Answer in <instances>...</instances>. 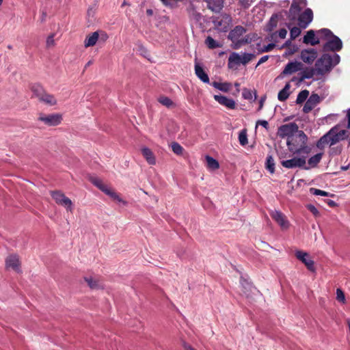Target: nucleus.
I'll return each instance as SVG.
<instances>
[{"label":"nucleus","instance_id":"30","mask_svg":"<svg viewBox=\"0 0 350 350\" xmlns=\"http://www.w3.org/2000/svg\"><path fill=\"white\" fill-rule=\"evenodd\" d=\"M103 192H104L106 195L109 196L113 200L118 202H122L124 204H126V202L124 200H123L117 193L111 189L108 186L105 189V190Z\"/></svg>","mask_w":350,"mask_h":350},{"label":"nucleus","instance_id":"14","mask_svg":"<svg viewBox=\"0 0 350 350\" xmlns=\"http://www.w3.org/2000/svg\"><path fill=\"white\" fill-rule=\"evenodd\" d=\"M318 52L317 49L311 48L303 49L300 53V59L307 64H312L317 58Z\"/></svg>","mask_w":350,"mask_h":350},{"label":"nucleus","instance_id":"53","mask_svg":"<svg viewBox=\"0 0 350 350\" xmlns=\"http://www.w3.org/2000/svg\"><path fill=\"white\" fill-rule=\"evenodd\" d=\"M286 34H287V31L282 28V29H280L279 31H278V36L282 38V39H284L286 38Z\"/></svg>","mask_w":350,"mask_h":350},{"label":"nucleus","instance_id":"28","mask_svg":"<svg viewBox=\"0 0 350 350\" xmlns=\"http://www.w3.org/2000/svg\"><path fill=\"white\" fill-rule=\"evenodd\" d=\"M103 192H104L106 195L109 196L113 200L118 202H122L124 204H126V202L124 200H123L117 193L111 189L108 186L105 189V190Z\"/></svg>","mask_w":350,"mask_h":350},{"label":"nucleus","instance_id":"22","mask_svg":"<svg viewBox=\"0 0 350 350\" xmlns=\"http://www.w3.org/2000/svg\"><path fill=\"white\" fill-rule=\"evenodd\" d=\"M208 8L215 12H219L224 7L223 0H206Z\"/></svg>","mask_w":350,"mask_h":350},{"label":"nucleus","instance_id":"25","mask_svg":"<svg viewBox=\"0 0 350 350\" xmlns=\"http://www.w3.org/2000/svg\"><path fill=\"white\" fill-rule=\"evenodd\" d=\"M195 72L196 76L204 83H209V77L203 68L198 64L195 65Z\"/></svg>","mask_w":350,"mask_h":350},{"label":"nucleus","instance_id":"24","mask_svg":"<svg viewBox=\"0 0 350 350\" xmlns=\"http://www.w3.org/2000/svg\"><path fill=\"white\" fill-rule=\"evenodd\" d=\"M99 39L98 31H94L92 34L88 36L84 41V46L88 48L93 46L96 44V42Z\"/></svg>","mask_w":350,"mask_h":350},{"label":"nucleus","instance_id":"31","mask_svg":"<svg viewBox=\"0 0 350 350\" xmlns=\"http://www.w3.org/2000/svg\"><path fill=\"white\" fill-rule=\"evenodd\" d=\"M265 168L270 174L275 172V161L271 154H268L265 161Z\"/></svg>","mask_w":350,"mask_h":350},{"label":"nucleus","instance_id":"50","mask_svg":"<svg viewBox=\"0 0 350 350\" xmlns=\"http://www.w3.org/2000/svg\"><path fill=\"white\" fill-rule=\"evenodd\" d=\"M55 44L54 35L51 34L46 39V46L50 47Z\"/></svg>","mask_w":350,"mask_h":350},{"label":"nucleus","instance_id":"11","mask_svg":"<svg viewBox=\"0 0 350 350\" xmlns=\"http://www.w3.org/2000/svg\"><path fill=\"white\" fill-rule=\"evenodd\" d=\"M246 31V29L240 25L236 26L233 29H232L229 34L228 38L232 40V42H237V44H239V46L241 44L247 43V40H239L240 37H241Z\"/></svg>","mask_w":350,"mask_h":350},{"label":"nucleus","instance_id":"4","mask_svg":"<svg viewBox=\"0 0 350 350\" xmlns=\"http://www.w3.org/2000/svg\"><path fill=\"white\" fill-rule=\"evenodd\" d=\"M323 38L328 39L323 44L324 51H340L342 48V42L339 37L334 35L332 31L327 28H323L317 31Z\"/></svg>","mask_w":350,"mask_h":350},{"label":"nucleus","instance_id":"54","mask_svg":"<svg viewBox=\"0 0 350 350\" xmlns=\"http://www.w3.org/2000/svg\"><path fill=\"white\" fill-rule=\"evenodd\" d=\"M269 58V55H264L262 56L260 59L259 61L258 62L256 67L258 66L259 65L265 63V62H267Z\"/></svg>","mask_w":350,"mask_h":350},{"label":"nucleus","instance_id":"61","mask_svg":"<svg viewBox=\"0 0 350 350\" xmlns=\"http://www.w3.org/2000/svg\"><path fill=\"white\" fill-rule=\"evenodd\" d=\"M269 25L273 27H275L276 25V23H275V19L273 18V17L272 16L269 21Z\"/></svg>","mask_w":350,"mask_h":350},{"label":"nucleus","instance_id":"19","mask_svg":"<svg viewBox=\"0 0 350 350\" xmlns=\"http://www.w3.org/2000/svg\"><path fill=\"white\" fill-rule=\"evenodd\" d=\"M5 265L7 268H12L16 272L20 271V262L18 256L10 255L5 260Z\"/></svg>","mask_w":350,"mask_h":350},{"label":"nucleus","instance_id":"23","mask_svg":"<svg viewBox=\"0 0 350 350\" xmlns=\"http://www.w3.org/2000/svg\"><path fill=\"white\" fill-rule=\"evenodd\" d=\"M317 75V68H306L300 73L299 81H303L304 79H312L314 75Z\"/></svg>","mask_w":350,"mask_h":350},{"label":"nucleus","instance_id":"12","mask_svg":"<svg viewBox=\"0 0 350 350\" xmlns=\"http://www.w3.org/2000/svg\"><path fill=\"white\" fill-rule=\"evenodd\" d=\"M272 219L278 224L280 228L283 230L288 229L289 227V221L286 217L281 211L274 210L270 213Z\"/></svg>","mask_w":350,"mask_h":350},{"label":"nucleus","instance_id":"62","mask_svg":"<svg viewBox=\"0 0 350 350\" xmlns=\"http://www.w3.org/2000/svg\"><path fill=\"white\" fill-rule=\"evenodd\" d=\"M46 17V12L44 11H42V16H41V22L45 21Z\"/></svg>","mask_w":350,"mask_h":350},{"label":"nucleus","instance_id":"32","mask_svg":"<svg viewBox=\"0 0 350 350\" xmlns=\"http://www.w3.org/2000/svg\"><path fill=\"white\" fill-rule=\"evenodd\" d=\"M207 167L210 170H215L219 167V162L211 156L206 155L205 157Z\"/></svg>","mask_w":350,"mask_h":350},{"label":"nucleus","instance_id":"7","mask_svg":"<svg viewBox=\"0 0 350 350\" xmlns=\"http://www.w3.org/2000/svg\"><path fill=\"white\" fill-rule=\"evenodd\" d=\"M298 131V126L295 123H289L280 126L278 128L277 135L281 137L289 138V136L294 135Z\"/></svg>","mask_w":350,"mask_h":350},{"label":"nucleus","instance_id":"16","mask_svg":"<svg viewBox=\"0 0 350 350\" xmlns=\"http://www.w3.org/2000/svg\"><path fill=\"white\" fill-rule=\"evenodd\" d=\"M303 64L299 62H290L284 67L282 75H289L302 70Z\"/></svg>","mask_w":350,"mask_h":350},{"label":"nucleus","instance_id":"5","mask_svg":"<svg viewBox=\"0 0 350 350\" xmlns=\"http://www.w3.org/2000/svg\"><path fill=\"white\" fill-rule=\"evenodd\" d=\"M299 156L300 157H294L293 158L290 159L282 160L280 161V163L282 165V167L286 169L300 167L304 168L305 170H308L309 167H306V166H305L306 163L307 155L301 154Z\"/></svg>","mask_w":350,"mask_h":350},{"label":"nucleus","instance_id":"41","mask_svg":"<svg viewBox=\"0 0 350 350\" xmlns=\"http://www.w3.org/2000/svg\"><path fill=\"white\" fill-rule=\"evenodd\" d=\"M171 148L174 154L181 155L183 152V148L178 142H172Z\"/></svg>","mask_w":350,"mask_h":350},{"label":"nucleus","instance_id":"35","mask_svg":"<svg viewBox=\"0 0 350 350\" xmlns=\"http://www.w3.org/2000/svg\"><path fill=\"white\" fill-rule=\"evenodd\" d=\"M322 156H323L322 153H318V154H316L315 155L311 157L308 160V164L309 165L308 167L310 168V167H316L317 165V164L321 161Z\"/></svg>","mask_w":350,"mask_h":350},{"label":"nucleus","instance_id":"1","mask_svg":"<svg viewBox=\"0 0 350 350\" xmlns=\"http://www.w3.org/2000/svg\"><path fill=\"white\" fill-rule=\"evenodd\" d=\"M308 137L303 131L298 130L287 139L286 145L291 152L297 155H308L312 148L307 145Z\"/></svg>","mask_w":350,"mask_h":350},{"label":"nucleus","instance_id":"39","mask_svg":"<svg viewBox=\"0 0 350 350\" xmlns=\"http://www.w3.org/2000/svg\"><path fill=\"white\" fill-rule=\"evenodd\" d=\"M205 44L211 49H217L221 46V44L211 36H208L206 38L205 40Z\"/></svg>","mask_w":350,"mask_h":350},{"label":"nucleus","instance_id":"64","mask_svg":"<svg viewBox=\"0 0 350 350\" xmlns=\"http://www.w3.org/2000/svg\"><path fill=\"white\" fill-rule=\"evenodd\" d=\"M146 14H147V15H148V16H152V15L153 14V11H152V10H151V9H148V10H146Z\"/></svg>","mask_w":350,"mask_h":350},{"label":"nucleus","instance_id":"48","mask_svg":"<svg viewBox=\"0 0 350 350\" xmlns=\"http://www.w3.org/2000/svg\"><path fill=\"white\" fill-rule=\"evenodd\" d=\"M256 0H239L240 5L244 9H247L249 7L251 6V5Z\"/></svg>","mask_w":350,"mask_h":350},{"label":"nucleus","instance_id":"8","mask_svg":"<svg viewBox=\"0 0 350 350\" xmlns=\"http://www.w3.org/2000/svg\"><path fill=\"white\" fill-rule=\"evenodd\" d=\"M38 120L44 122L49 126L59 125L62 121V116L59 113H51L49 115H40Z\"/></svg>","mask_w":350,"mask_h":350},{"label":"nucleus","instance_id":"26","mask_svg":"<svg viewBox=\"0 0 350 350\" xmlns=\"http://www.w3.org/2000/svg\"><path fill=\"white\" fill-rule=\"evenodd\" d=\"M39 100L50 106H53L57 104V100L54 96L46 92L43 94Z\"/></svg>","mask_w":350,"mask_h":350},{"label":"nucleus","instance_id":"47","mask_svg":"<svg viewBox=\"0 0 350 350\" xmlns=\"http://www.w3.org/2000/svg\"><path fill=\"white\" fill-rule=\"evenodd\" d=\"M336 299L338 301L342 303H345V294L343 291L340 288L336 289Z\"/></svg>","mask_w":350,"mask_h":350},{"label":"nucleus","instance_id":"6","mask_svg":"<svg viewBox=\"0 0 350 350\" xmlns=\"http://www.w3.org/2000/svg\"><path fill=\"white\" fill-rule=\"evenodd\" d=\"M51 193L57 204L64 206L68 211H72V202L63 193L59 191H51Z\"/></svg>","mask_w":350,"mask_h":350},{"label":"nucleus","instance_id":"46","mask_svg":"<svg viewBox=\"0 0 350 350\" xmlns=\"http://www.w3.org/2000/svg\"><path fill=\"white\" fill-rule=\"evenodd\" d=\"M159 102L164 106L167 107H171L173 105V102L170 98L167 96H161L159 98Z\"/></svg>","mask_w":350,"mask_h":350},{"label":"nucleus","instance_id":"21","mask_svg":"<svg viewBox=\"0 0 350 350\" xmlns=\"http://www.w3.org/2000/svg\"><path fill=\"white\" fill-rule=\"evenodd\" d=\"M142 154L148 164L155 165L156 158L153 152L150 148L144 147L142 149Z\"/></svg>","mask_w":350,"mask_h":350},{"label":"nucleus","instance_id":"2","mask_svg":"<svg viewBox=\"0 0 350 350\" xmlns=\"http://www.w3.org/2000/svg\"><path fill=\"white\" fill-rule=\"evenodd\" d=\"M347 131L341 129L339 125L332 127L326 134L323 135L317 142V146L323 149L325 145H334L345 139Z\"/></svg>","mask_w":350,"mask_h":350},{"label":"nucleus","instance_id":"63","mask_svg":"<svg viewBox=\"0 0 350 350\" xmlns=\"http://www.w3.org/2000/svg\"><path fill=\"white\" fill-rule=\"evenodd\" d=\"M347 118H348V125H347V127L350 128V109H349L348 113H347Z\"/></svg>","mask_w":350,"mask_h":350},{"label":"nucleus","instance_id":"18","mask_svg":"<svg viewBox=\"0 0 350 350\" xmlns=\"http://www.w3.org/2000/svg\"><path fill=\"white\" fill-rule=\"evenodd\" d=\"M303 42L306 44L315 46L320 43V40L316 37L315 31L312 29L308 31L303 38Z\"/></svg>","mask_w":350,"mask_h":350},{"label":"nucleus","instance_id":"37","mask_svg":"<svg viewBox=\"0 0 350 350\" xmlns=\"http://www.w3.org/2000/svg\"><path fill=\"white\" fill-rule=\"evenodd\" d=\"M90 182L98 188L100 191H103L107 185H105L102 180L96 176H92L90 178Z\"/></svg>","mask_w":350,"mask_h":350},{"label":"nucleus","instance_id":"42","mask_svg":"<svg viewBox=\"0 0 350 350\" xmlns=\"http://www.w3.org/2000/svg\"><path fill=\"white\" fill-rule=\"evenodd\" d=\"M255 57V55L253 53H245L243 55H241V64L243 65H246L249 63L252 59Z\"/></svg>","mask_w":350,"mask_h":350},{"label":"nucleus","instance_id":"52","mask_svg":"<svg viewBox=\"0 0 350 350\" xmlns=\"http://www.w3.org/2000/svg\"><path fill=\"white\" fill-rule=\"evenodd\" d=\"M275 45L273 43L268 44L267 46H265L263 47V49H262V52H269V51H271L275 47Z\"/></svg>","mask_w":350,"mask_h":350},{"label":"nucleus","instance_id":"15","mask_svg":"<svg viewBox=\"0 0 350 350\" xmlns=\"http://www.w3.org/2000/svg\"><path fill=\"white\" fill-rule=\"evenodd\" d=\"M320 102V97L317 94H312L306 101L303 111L306 113L311 111Z\"/></svg>","mask_w":350,"mask_h":350},{"label":"nucleus","instance_id":"10","mask_svg":"<svg viewBox=\"0 0 350 350\" xmlns=\"http://www.w3.org/2000/svg\"><path fill=\"white\" fill-rule=\"evenodd\" d=\"M299 26L302 29H306L312 21L313 12L310 8H306L304 12L299 14L297 17Z\"/></svg>","mask_w":350,"mask_h":350},{"label":"nucleus","instance_id":"44","mask_svg":"<svg viewBox=\"0 0 350 350\" xmlns=\"http://www.w3.org/2000/svg\"><path fill=\"white\" fill-rule=\"evenodd\" d=\"M239 141L240 144L242 146H245L247 144V136L245 130H243L239 133Z\"/></svg>","mask_w":350,"mask_h":350},{"label":"nucleus","instance_id":"34","mask_svg":"<svg viewBox=\"0 0 350 350\" xmlns=\"http://www.w3.org/2000/svg\"><path fill=\"white\" fill-rule=\"evenodd\" d=\"M31 89L33 95L38 99H40L46 92L42 86L40 84H33Z\"/></svg>","mask_w":350,"mask_h":350},{"label":"nucleus","instance_id":"38","mask_svg":"<svg viewBox=\"0 0 350 350\" xmlns=\"http://www.w3.org/2000/svg\"><path fill=\"white\" fill-rule=\"evenodd\" d=\"M310 193L314 195V196H327V197H334V194L330 193L329 192L311 187L309 189Z\"/></svg>","mask_w":350,"mask_h":350},{"label":"nucleus","instance_id":"45","mask_svg":"<svg viewBox=\"0 0 350 350\" xmlns=\"http://www.w3.org/2000/svg\"><path fill=\"white\" fill-rule=\"evenodd\" d=\"M301 33V29L299 27H293L290 29V36L291 40L295 39Z\"/></svg>","mask_w":350,"mask_h":350},{"label":"nucleus","instance_id":"56","mask_svg":"<svg viewBox=\"0 0 350 350\" xmlns=\"http://www.w3.org/2000/svg\"><path fill=\"white\" fill-rule=\"evenodd\" d=\"M291 47L289 48L288 53L289 54H293L295 52H296L298 49V47L296 45H292Z\"/></svg>","mask_w":350,"mask_h":350},{"label":"nucleus","instance_id":"40","mask_svg":"<svg viewBox=\"0 0 350 350\" xmlns=\"http://www.w3.org/2000/svg\"><path fill=\"white\" fill-rule=\"evenodd\" d=\"M308 96H309L308 90H304L301 91L297 96L296 103L301 104V103H304V101L307 100L306 99L308 98Z\"/></svg>","mask_w":350,"mask_h":350},{"label":"nucleus","instance_id":"43","mask_svg":"<svg viewBox=\"0 0 350 350\" xmlns=\"http://www.w3.org/2000/svg\"><path fill=\"white\" fill-rule=\"evenodd\" d=\"M189 16L192 19H193L196 22H200L202 18V14L197 12L193 8L190 10Z\"/></svg>","mask_w":350,"mask_h":350},{"label":"nucleus","instance_id":"51","mask_svg":"<svg viewBox=\"0 0 350 350\" xmlns=\"http://www.w3.org/2000/svg\"><path fill=\"white\" fill-rule=\"evenodd\" d=\"M307 208L314 215H319V212L314 205L309 204L307 206Z\"/></svg>","mask_w":350,"mask_h":350},{"label":"nucleus","instance_id":"13","mask_svg":"<svg viewBox=\"0 0 350 350\" xmlns=\"http://www.w3.org/2000/svg\"><path fill=\"white\" fill-rule=\"evenodd\" d=\"M295 256L298 260L301 261L310 271H314V262L310 257L308 253L301 250L295 252Z\"/></svg>","mask_w":350,"mask_h":350},{"label":"nucleus","instance_id":"27","mask_svg":"<svg viewBox=\"0 0 350 350\" xmlns=\"http://www.w3.org/2000/svg\"><path fill=\"white\" fill-rule=\"evenodd\" d=\"M291 85L289 83H286L284 87L279 92L278 94V98L280 101H285L289 96V90Z\"/></svg>","mask_w":350,"mask_h":350},{"label":"nucleus","instance_id":"33","mask_svg":"<svg viewBox=\"0 0 350 350\" xmlns=\"http://www.w3.org/2000/svg\"><path fill=\"white\" fill-rule=\"evenodd\" d=\"M212 86H213L215 88L219 90L220 91L228 92L230 90V88L231 87L230 83H220L217 81H213L211 83Z\"/></svg>","mask_w":350,"mask_h":350},{"label":"nucleus","instance_id":"59","mask_svg":"<svg viewBox=\"0 0 350 350\" xmlns=\"http://www.w3.org/2000/svg\"><path fill=\"white\" fill-rule=\"evenodd\" d=\"M99 38L103 41H105L108 38V36L107 33L102 32L100 36L99 35Z\"/></svg>","mask_w":350,"mask_h":350},{"label":"nucleus","instance_id":"3","mask_svg":"<svg viewBox=\"0 0 350 350\" xmlns=\"http://www.w3.org/2000/svg\"><path fill=\"white\" fill-rule=\"evenodd\" d=\"M340 61V55L337 53L333 55L328 53L323 54L315 63V66L317 68V75H324L329 72L334 66L339 64Z\"/></svg>","mask_w":350,"mask_h":350},{"label":"nucleus","instance_id":"58","mask_svg":"<svg viewBox=\"0 0 350 350\" xmlns=\"http://www.w3.org/2000/svg\"><path fill=\"white\" fill-rule=\"evenodd\" d=\"M183 347L185 350H195L190 345L186 342L183 343Z\"/></svg>","mask_w":350,"mask_h":350},{"label":"nucleus","instance_id":"17","mask_svg":"<svg viewBox=\"0 0 350 350\" xmlns=\"http://www.w3.org/2000/svg\"><path fill=\"white\" fill-rule=\"evenodd\" d=\"M214 98L220 105L226 107L228 109H234L236 106L234 100L223 95H215Z\"/></svg>","mask_w":350,"mask_h":350},{"label":"nucleus","instance_id":"20","mask_svg":"<svg viewBox=\"0 0 350 350\" xmlns=\"http://www.w3.org/2000/svg\"><path fill=\"white\" fill-rule=\"evenodd\" d=\"M241 64V55L236 52H232L229 57L228 62V66L230 69L236 68V66Z\"/></svg>","mask_w":350,"mask_h":350},{"label":"nucleus","instance_id":"55","mask_svg":"<svg viewBox=\"0 0 350 350\" xmlns=\"http://www.w3.org/2000/svg\"><path fill=\"white\" fill-rule=\"evenodd\" d=\"M259 124L262 126L265 129H267L268 125H269L268 122L267 120H260L257 121L256 126H258Z\"/></svg>","mask_w":350,"mask_h":350},{"label":"nucleus","instance_id":"49","mask_svg":"<svg viewBox=\"0 0 350 350\" xmlns=\"http://www.w3.org/2000/svg\"><path fill=\"white\" fill-rule=\"evenodd\" d=\"M252 92L247 88L243 90L242 96L245 99L251 100L252 99L253 95Z\"/></svg>","mask_w":350,"mask_h":350},{"label":"nucleus","instance_id":"57","mask_svg":"<svg viewBox=\"0 0 350 350\" xmlns=\"http://www.w3.org/2000/svg\"><path fill=\"white\" fill-rule=\"evenodd\" d=\"M325 202L330 207H334V206H337V204L334 200H325Z\"/></svg>","mask_w":350,"mask_h":350},{"label":"nucleus","instance_id":"9","mask_svg":"<svg viewBox=\"0 0 350 350\" xmlns=\"http://www.w3.org/2000/svg\"><path fill=\"white\" fill-rule=\"evenodd\" d=\"M307 5L306 0H293L288 12V18L291 20H295L301 11Z\"/></svg>","mask_w":350,"mask_h":350},{"label":"nucleus","instance_id":"29","mask_svg":"<svg viewBox=\"0 0 350 350\" xmlns=\"http://www.w3.org/2000/svg\"><path fill=\"white\" fill-rule=\"evenodd\" d=\"M103 192H104L106 195L109 196L113 200L118 202H122L124 204H126V202L124 200H123L117 193L111 189L108 186L105 189V190Z\"/></svg>","mask_w":350,"mask_h":350},{"label":"nucleus","instance_id":"36","mask_svg":"<svg viewBox=\"0 0 350 350\" xmlns=\"http://www.w3.org/2000/svg\"><path fill=\"white\" fill-rule=\"evenodd\" d=\"M86 282L88 286L92 289H98L103 288V284H101L98 280H95L92 278H85Z\"/></svg>","mask_w":350,"mask_h":350},{"label":"nucleus","instance_id":"60","mask_svg":"<svg viewBox=\"0 0 350 350\" xmlns=\"http://www.w3.org/2000/svg\"><path fill=\"white\" fill-rule=\"evenodd\" d=\"M265 98H261L260 101H259V107H258V110H260L262 107H263V103H264V101H265Z\"/></svg>","mask_w":350,"mask_h":350}]
</instances>
